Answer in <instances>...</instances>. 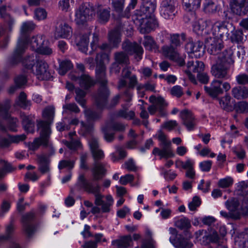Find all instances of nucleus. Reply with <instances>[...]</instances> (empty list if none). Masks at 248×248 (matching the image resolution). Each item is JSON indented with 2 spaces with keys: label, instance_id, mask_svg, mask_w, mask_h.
Instances as JSON below:
<instances>
[{
  "label": "nucleus",
  "instance_id": "a878e982",
  "mask_svg": "<svg viewBox=\"0 0 248 248\" xmlns=\"http://www.w3.org/2000/svg\"><path fill=\"white\" fill-rule=\"evenodd\" d=\"M170 242L176 248H191L192 244L182 235L178 234L175 237H170Z\"/></svg>",
  "mask_w": 248,
  "mask_h": 248
},
{
  "label": "nucleus",
  "instance_id": "09e8293b",
  "mask_svg": "<svg viewBox=\"0 0 248 248\" xmlns=\"http://www.w3.org/2000/svg\"><path fill=\"white\" fill-rule=\"evenodd\" d=\"M217 5L212 0H205L203 11L206 13L212 14L216 12Z\"/></svg>",
  "mask_w": 248,
  "mask_h": 248
},
{
  "label": "nucleus",
  "instance_id": "1a4fd4ad",
  "mask_svg": "<svg viewBox=\"0 0 248 248\" xmlns=\"http://www.w3.org/2000/svg\"><path fill=\"white\" fill-rule=\"evenodd\" d=\"M91 153L94 159L93 167L92 171L93 180L97 181L102 178L105 171L104 164L98 161L104 157V154L100 149L92 151Z\"/></svg>",
  "mask_w": 248,
  "mask_h": 248
},
{
  "label": "nucleus",
  "instance_id": "0eeeda50",
  "mask_svg": "<svg viewBox=\"0 0 248 248\" xmlns=\"http://www.w3.org/2000/svg\"><path fill=\"white\" fill-rule=\"evenodd\" d=\"M217 59L215 63L212 65L211 73L217 78L228 79L230 76L229 73V63L231 59L229 56L225 55L224 52L217 57L212 58Z\"/></svg>",
  "mask_w": 248,
  "mask_h": 248
},
{
  "label": "nucleus",
  "instance_id": "f8f14e48",
  "mask_svg": "<svg viewBox=\"0 0 248 248\" xmlns=\"http://www.w3.org/2000/svg\"><path fill=\"white\" fill-rule=\"evenodd\" d=\"M143 52L142 46L137 43L125 39V64L127 61L126 55H133L134 59L139 62L142 59Z\"/></svg>",
  "mask_w": 248,
  "mask_h": 248
},
{
  "label": "nucleus",
  "instance_id": "5fc2aeb1",
  "mask_svg": "<svg viewBox=\"0 0 248 248\" xmlns=\"http://www.w3.org/2000/svg\"><path fill=\"white\" fill-rule=\"evenodd\" d=\"M204 48L203 43L202 42L197 41V42H195L193 55H194L196 58L200 57L203 55Z\"/></svg>",
  "mask_w": 248,
  "mask_h": 248
},
{
  "label": "nucleus",
  "instance_id": "c756f323",
  "mask_svg": "<svg viewBox=\"0 0 248 248\" xmlns=\"http://www.w3.org/2000/svg\"><path fill=\"white\" fill-rule=\"evenodd\" d=\"M97 16L99 21L102 23H107L110 18V9L104 8L101 5L97 6Z\"/></svg>",
  "mask_w": 248,
  "mask_h": 248
},
{
  "label": "nucleus",
  "instance_id": "0e129e2a",
  "mask_svg": "<svg viewBox=\"0 0 248 248\" xmlns=\"http://www.w3.org/2000/svg\"><path fill=\"white\" fill-rule=\"evenodd\" d=\"M201 204V201L198 196H194L188 204V208L190 211H195Z\"/></svg>",
  "mask_w": 248,
  "mask_h": 248
},
{
  "label": "nucleus",
  "instance_id": "69168bd1",
  "mask_svg": "<svg viewBox=\"0 0 248 248\" xmlns=\"http://www.w3.org/2000/svg\"><path fill=\"white\" fill-rule=\"evenodd\" d=\"M47 13L43 8H37L34 11V17L38 20L45 19Z\"/></svg>",
  "mask_w": 248,
  "mask_h": 248
},
{
  "label": "nucleus",
  "instance_id": "39448f33",
  "mask_svg": "<svg viewBox=\"0 0 248 248\" xmlns=\"http://www.w3.org/2000/svg\"><path fill=\"white\" fill-rule=\"evenodd\" d=\"M11 56L12 55L8 58L7 63L10 66H14L15 64L11 65L8 62L9 59ZM21 60L22 64L27 71L36 75L37 78L39 80H48L51 78V74L48 70V64L44 61L39 59L36 54L27 55L23 60L21 56L20 60L18 63Z\"/></svg>",
  "mask_w": 248,
  "mask_h": 248
},
{
  "label": "nucleus",
  "instance_id": "6e6552de",
  "mask_svg": "<svg viewBox=\"0 0 248 248\" xmlns=\"http://www.w3.org/2000/svg\"><path fill=\"white\" fill-rule=\"evenodd\" d=\"M94 15L93 7L87 3H84L76 10L75 21L78 25H83L92 20Z\"/></svg>",
  "mask_w": 248,
  "mask_h": 248
},
{
  "label": "nucleus",
  "instance_id": "2f4dec72",
  "mask_svg": "<svg viewBox=\"0 0 248 248\" xmlns=\"http://www.w3.org/2000/svg\"><path fill=\"white\" fill-rule=\"evenodd\" d=\"M132 96L133 93L131 91H125V119L128 120L134 119L135 117V113L134 111L126 110V106H127V107H129L131 105L130 103L132 100Z\"/></svg>",
  "mask_w": 248,
  "mask_h": 248
},
{
  "label": "nucleus",
  "instance_id": "aec40b11",
  "mask_svg": "<svg viewBox=\"0 0 248 248\" xmlns=\"http://www.w3.org/2000/svg\"><path fill=\"white\" fill-rule=\"evenodd\" d=\"M35 217V213L33 211H31L23 215L22 217L23 230L29 236H31L35 231V227L32 224Z\"/></svg>",
  "mask_w": 248,
  "mask_h": 248
},
{
  "label": "nucleus",
  "instance_id": "6e6d98bb",
  "mask_svg": "<svg viewBox=\"0 0 248 248\" xmlns=\"http://www.w3.org/2000/svg\"><path fill=\"white\" fill-rule=\"evenodd\" d=\"M137 83L138 80L136 75H132L131 77L125 78V88L133 89Z\"/></svg>",
  "mask_w": 248,
  "mask_h": 248
},
{
  "label": "nucleus",
  "instance_id": "4be33fe9",
  "mask_svg": "<svg viewBox=\"0 0 248 248\" xmlns=\"http://www.w3.org/2000/svg\"><path fill=\"white\" fill-rule=\"evenodd\" d=\"M158 27L159 22L155 15L147 16L145 20V22L140 29V33L142 34L149 33L155 31Z\"/></svg>",
  "mask_w": 248,
  "mask_h": 248
},
{
  "label": "nucleus",
  "instance_id": "72a5a7b5",
  "mask_svg": "<svg viewBox=\"0 0 248 248\" xmlns=\"http://www.w3.org/2000/svg\"><path fill=\"white\" fill-rule=\"evenodd\" d=\"M187 67L189 72L199 74L204 70V65L202 62L196 61L194 62L193 60H191L187 62Z\"/></svg>",
  "mask_w": 248,
  "mask_h": 248
},
{
  "label": "nucleus",
  "instance_id": "20e7f679",
  "mask_svg": "<svg viewBox=\"0 0 248 248\" xmlns=\"http://www.w3.org/2000/svg\"><path fill=\"white\" fill-rule=\"evenodd\" d=\"M78 186L81 189L89 193L94 195V203L97 206L101 205V210L104 213L109 212L110 207L113 203V199L111 195L106 197V201L103 200V195L100 193V186L97 183H93L91 181L86 179L84 174H79L77 182Z\"/></svg>",
  "mask_w": 248,
  "mask_h": 248
},
{
  "label": "nucleus",
  "instance_id": "c85d7f7f",
  "mask_svg": "<svg viewBox=\"0 0 248 248\" xmlns=\"http://www.w3.org/2000/svg\"><path fill=\"white\" fill-rule=\"evenodd\" d=\"M45 43H47V41L45 40L44 36L37 35L31 38L28 37L27 46L29 45L31 49L36 52L41 46L45 44Z\"/></svg>",
  "mask_w": 248,
  "mask_h": 248
},
{
  "label": "nucleus",
  "instance_id": "bf43d9fd",
  "mask_svg": "<svg viewBox=\"0 0 248 248\" xmlns=\"http://www.w3.org/2000/svg\"><path fill=\"white\" fill-rule=\"evenodd\" d=\"M124 157V150L123 147L118 148L117 151L111 155V160L113 162L118 161Z\"/></svg>",
  "mask_w": 248,
  "mask_h": 248
},
{
  "label": "nucleus",
  "instance_id": "ea45409f",
  "mask_svg": "<svg viewBox=\"0 0 248 248\" xmlns=\"http://www.w3.org/2000/svg\"><path fill=\"white\" fill-rule=\"evenodd\" d=\"M15 105L19 106L23 109L29 108L31 105V102L27 99V95L24 92H21L18 98L16 101Z\"/></svg>",
  "mask_w": 248,
  "mask_h": 248
},
{
  "label": "nucleus",
  "instance_id": "7ed1b4c3",
  "mask_svg": "<svg viewBox=\"0 0 248 248\" xmlns=\"http://www.w3.org/2000/svg\"><path fill=\"white\" fill-rule=\"evenodd\" d=\"M232 29H235L232 23L219 21L213 22L210 20H200L193 26V30L198 35H211L222 41L225 37L226 40L229 39L228 32Z\"/></svg>",
  "mask_w": 248,
  "mask_h": 248
},
{
  "label": "nucleus",
  "instance_id": "4c0bfd02",
  "mask_svg": "<svg viewBox=\"0 0 248 248\" xmlns=\"http://www.w3.org/2000/svg\"><path fill=\"white\" fill-rule=\"evenodd\" d=\"M202 0H182L185 9L187 11H195L200 7Z\"/></svg>",
  "mask_w": 248,
  "mask_h": 248
},
{
  "label": "nucleus",
  "instance_id": "c9c22d12",
  "mask_svg": "<svg viewBox=\"0 0 248 248\" xmlns=\"http://www.w3.org/2000/svg\"><path fill=\"white\" fill-rule=\"evenodd\" d=\"M221 230L223 231L221 236H219L217 232L216 231H214L207 236L208 240L211 242L216 243L217 245L220 243L225 242V240L224 236L226 233V232L224 227H221L220 231Z\"/></svg>",
  "mask_w": 248,
  "mask_h": 248
},
{
  "label": "nucleus",
  "instance_id": "79ce46f5",
  "mask_svg": "<svg viewBox=\"0 0 248 248\" xmlns=\"http://www.w3.org/2000/svg\"><path fill=\"white\" fill-rule=\"evenodd\" d=\"M186 39V35L184 33L179 34L178 33L171 34L170 35V45H172L177 48L181 46L182 42Z\"/></svg>",
  "mask_w": 248,
  "mask_h": 248
},
{
  "label": "nucleus",
  "instance_id": "9d476101",
  "mask_svg": "<svg viewBox=\"0 0 248 248\" xmlns=\"http://www.w3.org/2000/svg\"><path fill=\"white\" fill-rule=\"evenodd\" d=\"M137 2V0H131L128 6L126 7L125 10V17L128 18L129 20H131L136 26H137L138 29L140 32L142 25L145 22V20L147 17L145 14L143 13V12L137 9L134 12V13L130 16H129L126 11H129L130 9H134Z\"/></svg>",
  "mask_w": 248,
  "mask_h": 248
},
{
  "label": "nucleus",
  "instance_id": "6ab92c4d",
  "mask_svg": "<svg viewBox=\"0 0 248 248\" xmlns=\"http://www.w3.org/2000/svg\"><path fill=\"white\" fill-rule=\"evenodd\" d=\"M230 5L232 12L237 15H245L248 12V0H231Z\"/></svg>",
  "mask_w": 248,
  "mask_h": 248
},
{
  "label": "nucleus",
  "instance_id": "f704fd0d",
  "mask_svg": "<svg viewBox=\"0 0 248 248\" xmlns=\"http://www.w3.org/2000/svg\"><path fill=\"white\" fill-rule=\"evenodd\" d=\"M143 45L146 50L149 51H156L158 46L153 38L150 35H145L143 37Z\"/></svg>",
  "mask_w": 248,
  "mask_h": 248
},
{
  "label": "nucleus",
  "instance_id": "cd10ccee",
  "mask_svg": "<svg viewBox=\"0 0 248 248\" xmlns=\"http://www.w3.org/2000/svg\"><path fill=\"white\" fill-rule=\"evenodd\" d=\"M156 8V1L153 0L142 1L141 4L139 9L147 16L154 15V13Z\"/></svg>",
  "mask_w": 248,
  "mask_h": 248
},
{
  "label": "nucleus",
  "instance_id": "393cba45",
  "mask_svg": "<svg viewBox=\"0 0 248 248\" xmlns=\"http://www.w3.org/2000/svg\"><path fill=\"white\" fill-rule=\"evenodd\" d=\"M89 35V33H80L76 36L75 44L78 49L83 53L87 51Z\"/></svg>",
  "mask_w": 248,
  "mask_h": 248
},
{
  "label": "nucleus",
  "instance_id": "774afa93",
  "mask_svg": "<svg viewBox=\"0 0 248 248\" xmlns=\"http://www.w3.org/2000/svg\"><path fill=\"white\" fill-rule=\"evenodd\" d=\"M236 81L238 84L247 85L248 84V75L245 73H242L238 75L235 77Z\"/></svg>",
  "mask_w": 248,
  "mask_h": 248
},
{
  "label": "nucleus",
  "instance_id": "dca6fc26",
  "mask_svg": "<svg viewBox=\"0 0 248 248\" xmlns=\"http://www.w3.org/2000/svg\"><path fill=\"white\" fill-rule=\"evenodd\" d=\"M204 47L207 48L208 52L211 55H216L220 54L219 51L223 46L221 40L213 37L211 35L205 38Z\"/></svg>",
  "mask_w": 248,
  "mask_h": 248
},
{
  "label": "nucleus",
  "instance_id": "2eb2a0df",
  "mask_svg": "<svg viewBox=\"0 0 248 248\" xmlns=\"http://www.w3.org/2000/svg\"><path fill=\"white\" fill-rule=\"evenodd\" d=\"M177 5L176 0H162L160 6L161 16L165 19H172Z\"/></svg>",
  "mask_w": 248,
  "mask_h": 248
},
{
  "label": "nucleus",
  "instance_id": "f3484780",
  "mask_svg": "<svg viewBox=\"0 0 248 248\" xmlns=\"http://www.w3.org/2000/svg\"><path fill=\"white\" fill-rule=\"evenodd\" d=\"M11 107L10 101L6 100L4 104H0V114L5 115L7 128L11 131H16L18 125V121L16 118L8 116V111Z\"/></svg>",
  "mask_w": 248,
  "mask_h": 248
},
{
  "label": "nucleus",
  "instance_id": "052dcab7",
  "mask_svg": "<svg viewBox=\"0 0 248 248\" xmlns=\"http://www.w3.org/2000/svg\"><path fill=\"white\" fill-rule=\"evenodd\" d=\"M63 113L66 112L67 111H71L74 113H78L80 109L75 103L66 104L63 106Z\"/></svg>",
  "mask_w": 248,
  "mask_h": 248
},
{
  "label": "nucleus",
  "instance_id": "a18cd8bd",
  "mask_svg": "<svg viewBox=\"0 0 248 248\" xmlns=\"http://www.w3.org/2000/svg\"><path fill=\"white\" fill-rule=\"evenodd\" d=\"M152 233L151 231L147 229L146 231V238L142 243L141 248H155V241L152 238Z\"/></svg>",
  "mask_w": 248,
  "mask_h": 248
},
{
  "label": "nucleus",
  "instance_id": "4d7b16f0",
  "mask_svg": "<svg viewBox=\"0 0 248 248\" xmlns=\"http://www.w3.org/2000/svg\"><path fill=\"white\" fill-rule=\"evenodd\" d=\"M46 43H45L44 45H42L36 52L43 55H51L53 52V49L49 46L46 45Z\"/></svg>",
  "mask_w": 248,
  "mask_h": 248
},
{
  "label": "nucleus",
  "instance_id": "9b49d317",
  "mask_svg": "<svg viewBox=\"0 0 248 248\" xmlns=\"http://www.w3.org/2000/svg\"><path fill=\"white\" fill-rule=\"evenodd\" d=\"M162 54L167 59L176 63L180 66L185 64V58L181 56L177 48L170 45H165L162 46Z\"/></svg>",
  "mask_w": 248,
  "mask_h": 248
},
{
  "label": "nucleus",
  "instance_id": "f257e3e1",
  "mask_svg": "<svg viewBox=\"0 0 248 248\" xmlns=\"http://www.w3.org/2000/svg\"><path fill=\"white\" fill-rule=\"evenodd\" d=\"M96 79L101 87L97 95L95 97V103L99 108H102L106 105L109 95V91L106 86L108 81L106 78V64L109 61V55L107 52H101L96 54L95 59Z\"/></svg>",
  "mask_w": 248,
  "mask_h": 248
},
{
  "label": "nucleus",
  "instance_id": "37998d69",
  "mask_svg": "<svg viewBox=\"0 0 248 248\" xmlns=\"http://www.w3.org/2000/svg\"><path fill=\"white\" fill-rule=\"evenodd\" d=\"M6 6L0 7V17L4 19L9 26V29L11 31L15 24V19L6 13Z\"/></svg>",
  "mask_w": 248,
  "mask_h": 248
},
{
  "label": "nucleus",
  "instance_id": "7c9ffc66",
  "mask_svg": "<svg viewBox=\"0 0 248 248\" xmlns=\"http://www.w3.org/2000/svg\"><path fill=\"white\" fill-rule=\"evenodd\" d=\"M232 95L238 100L244 99L248 97V88L237 86L232 90Z\"/></svg>",
  "mask_w": 248,
  "mask_h": 248
},
{
  "label": "nucleus",
  "instance_id": "423d86ee",
  "mask_svg": "<svg viewBox=\"0 0 248 248\" xmlns=\"http://www.w3.org/2000/svg\"><path fill=\"white\" fill-rule=\"evenodd\" d=\"M35 28V25L32 21H28L22 23L16 46L8 60L10 64H16L20 61L21 55L25 52L27 48L29 33L33 30Z\"/></svg>",
  "mask_w": 248,
  "mask_h": 248
},
{
  "label": "nucleus",
  "instance_id": "de8ad7c7",
  "mask_svg": "<svg viewBox=\"0 0 248 248\" xmlns=\"http://www.w3.org/2000/svg\"><path fill=\"white\" fill-rule=\"evenodd\" d=\"M175 225L178 228L184 231L187 230L191 227L190 220L186 217H183L176 220Z\"/></svg>",
  "mask_w": 248,
  "mask_h": 248
},
{
  "label": "nucleus",
  "instance_id": "b1692460",
  "mask_svg": "<svg viewBox=\"0 0 248 248\" xmlns=\"http://www.w3.org/2000/svg\"><path fill=\"white\" fill-rule=\"evenodd\" d=\"M72 35L71 27L65 23H61L56 28L54 37L56 39L70 38Z\"/></svg>",
  "mask_w": 248,
  "mask_h": 248
},
{
  "label": "nucleus",
  "instance_id": "13d9d810",
  "mask_svg": "<svg viewBox=\"0 0 248 248\" xmlns=\"http://www.w3.org/2000/svg\"><path fill=\"white\" fill-rule=\"evenodd\" d=\"M15 227L13 224H10L6 227L5 235L0 234V242L8 239L11 237L14 232Z\"/></svg>",
  "mask_w": 248,
  "mask_h": 248
},
{
  "label": "nucleus",
  "instance_id": "4468645a",
  "mask_svg": "<svg viewBox=\"0 0 248 248\" xmlns=\"http://www.w3.org/2000/svg\"><path fill=\"white\" fill-rule=\"evenodd\" d=\"M121 36L120 29L117 27L108 34L109 43H103L100 46H98V48L102 51L110 52L112 48L118 47L121 41Z\"/></svg>",
  "mask_w": 248,
  "mask_h": 248
},
{
  "label": "nucleus",
  "instance_id": "f03ea898",
  "mask_svg": "<svg viewBox=\"0 0 248 248\" xmlns=\"http://www.w3.org/2000/svg\"><path fill=\"white\" fill-rule=\"evenodd\" d=\"M55 115V108L53 106H48L43 111V117L46 121H39L37 126L39 131L40 136L35 138L32 142L28 144L29 149L32 151L36 150L40 146L44 147H51L50 140L51 134L50 124L53 123Z\"/></svg>",
  "mask_w": 248,
  "mask_h": 248
},
{
  "label": "nucleus",
  "instance_id": "603ef678",
  "mask_svg": "<svg viewBox=\"0 0 248 248\" xmlns=\"http://www.w3.org/2000/svg\"><path fill=\"white\" fill-rule=\"evenodd\" d=\"M112 5L114 11L119 15L122 14L124 7V0H111Z\"/></svg>",
  "mask_w": 248,
  "mask_h": 248
},
{
  "label": "nucleus",
  "instance_id": "49530a36",
  "mask_svg": "<svg viewBox=\"0 0 248 248\" xmlns=\"http://www.w3.org/2000/svg\"><path fill=\"white\" fill-rule=\"evenodd\" d=\"M76 101L83 108L86 107V100L85 97L86 93L80 88H77L75 90Z\"/></svg>",
  "mask_w": 248,
  "mask_h": 248
},
{
  "label": "nucleus",
  "instance_id": "338daca9",
  "mask_svg": "<svg viewBox=\"0 0 248 248\" xmlns=\"http://www.w3.org/2000/svg\"><path fill=\"white\" fill-rule=\"evenodd\" d=\"M211 182L208 181L205 183L203 179L201 180L200 184L198 186V189L202 190L203 193L208 192L210 190Z\"/></svg>",
  "mask_w": 248,
  "mask_h": 248
},
{
  "label": "nucleus",
  "instance_id": "bb28decb",
  "mask_svg": "<svg viewBox=\"0 0 248 248\" xmlns=\"http://www.w3.org/2000/svg\"><path fill=\"white\" fill-rule=\"evenodd\" d=\"M50 162V160L48 155L42 154L37 155L38 170L41 173H45L49 171Z\"/></svg>",
  "mask_w": 248,
  "mask_h": 248
},
{
  "label": "nucleus",
  "instance_id": "a19ab883",
  "mask_svg": "<svg viewBox=\"0 0 248 248\" xmlns=\"http://www.w3.org/2000/svg\"><path fill=\"white\" fill-rule=\"evenodd\" d=\"M219 104L221 107L227 111H231L234 108L232 101L229 95H226L221 98L219 100Z\"/></svg>",
  "mask_w": 248,
  "mask_h": 248
},
{
  "label": "nucleus",
  "instance_id": "5701e85b",
  "mask_svg": "<svg viewBox=\"0 0 248 248\" xmlns=\"http://www.w3.org/2000/svg\"><path fill=\"white\" fill-rule=\"evenodd\" d=\"M222 81L219 79H215L211 83L210 86H204V89L206 93L213 98H216L219 94L223 93L221 86Z\"/></svg>",
  "mask_w": 248,
  "mask_h": 248
},
{
  "label": "nucleus",
  "instance_id": "c03bdc74",
  "mask_svg": "<svg viewBox=\"0 0 248 248\" xmlns=\"http://www.w3.org/2000/svg\"><path fill=\"white\" fill-rule=\"evenodd\" d=\"M226 208L231 212H237L241 213V208L238 201L235 198H232L225 202Z\"/></svg>",
  "mask_w": 248,
  "mask_h": 248
},
{
  "label": "nucleus",
  "instance_id": "a211bd4d",
  "mask_svg": "<svg viewBox=\"0 0 248 248\" xmlns=\"http://www.w3.org/2000/svg\"><path fill=\"white\" fill-rule=\"evenodd\" d=\"M157 138L160 141L159 145L161 147V151L164 155L165 158H168L173 156V154L170 149L171 142L167 139V136L164 133L159 130L157 133Z\"/></svg>",
  "mask_w": 248,
  "mask_h": 248
},
{
  "label": "nucleus",
  "instance_id": "58836bf2",
  "mask_svg": "<svg viewBox=\"0 0 248 248\" xmlns=\"http://www.w3.org/2000/svg\"><path fill=\"white\" fill-rule=\"evenodd\" d=\"M23 126L27 132L33 133L34 131V123L29 116L22 114L21 115Z\"/></svg>",
  "mask_w": 248,
  "mask_h": 248
},
{
  "label": "nucleus",
  "instance_id": "412c9836",
  "mask_svg": "<svg viewBox=\"0 0 248 248\" xmlns=\"http://www.w3.org/2000/svg\"><path fill=\"white\" fill-rule=\"evenodd\" d=\"M180 117L182 120L183 124L186 127L188 131L194 130L197 121L191 112L187 110H183L180 113Z\"/></svg>",
  "mask_w": 248,
  "mask_h": 248
},
{
  "label": "nucleus",
  "instance_id": "ddd939ff",
  "mask_svg": "<svg viewBox=\"0 0 248 248\" xmlns=\"http://www.w3.org/2000/svg\"><path fill=\"white\" fill-rule=\"evenodd\" d=\"M149 100L153 103V105L150 106L148 108V110L151 115H154L156 111H158L161 116L163 117L166 115L164 108L167 107L168 104L163 97H155L152 95L150 97Z\"/></svg>",
  "mask_w": 248,
  "mask_h": 248
},
{
  "label": "nucleus",
  "instance_id": "e2e57ef3",
  "mask_svg": "<svg viewBox=\"0 0 248 248\" xmlns=\"http://www.w3.org/2000/svg\"><path fill=\"white\" fill-rule=\"evenodd\" d=\"M241 213L248 215V194L246 193L242 200Z\"/></svg>",
  "mask_w": 248,
  "mask_h": 248
},
{
  "label": "nucleus",
  "instance_id": "473e14b6",
  "mask_svg": "<svg viewBox=\"0 0 248 248\" xmlns=\"http://www.w3.org/2000/svg\"><path fill=\"white\" fill-rule=\"evenodd\" d=\"M78 84L81 88L88 90L94 85L95 81L88 75L83 74L79 77Z\"/></svg>",
  "mask_w": 248,
  "mask_h": 248
},
{
  "label": "nucleus",
  "instance_id": "3c124183",
  "mask_svg": "<svg viewBox=\"0 0 248 248\" xmlns=\"http://www.w3.org/2000/svg\"><path fill=\"white\" fill-rule=\"evenodd\" d=\"M72 67L73 64L71 61L69 60L63 61L60 64L59 73L61 75H64Z\"/></svg>",
  "mask_w": 248,
  "mask_h": 248
},
{
  "label": "nucleus",
  "instance_id": "680f3d73",
  "mask_svg": "<svg viewBox=\"0 0 248 248\" xmlns=\"http://www.w3.org/2000/svg\"><path fill=\"white\" fill-rule=\"evenodd\" d=\"M75 163L74 160H62L60 161L58 168L62 170L65 168H68L69 169H72L74 168Z\"/></svg>",
  "mask_w": 248,
  "mask_h": 248
},
{
  "label": "nucleus",
  "instance_id": "864d4df0",
  "mask_svg": "<svg viewBox=\"0 0 248 248\" xmlns=\"http://www.w3.org/2000/svg\"><path fill=\"white\" fill-rule=\"evenodd\" d=\"M233 183L232 178L230 176H227L224 178L220 179L217 183V185L219 187L224 188L231 186Z\"/></svg>",
  "mask_w": 248,
  "mask_h": 248
},
{
  "label": "nucleus",
  "instance_id": "e433bc0d",
  "mask_svg": "<svg viewBox=\"0 0 248 248\" xmlns=\"http://www.w3.org/2000/svg\"><path fill=\"white\" fill-rule=\"evenodd\" d=\"M232 35L229 38L232 42L237 44H241L246 39L247 36L244 37V34L242 30L232 29L231 31Z\"/></svg>",
  "mask_w": 248,
  "mask_h": 248
},
{
  "label": "nucleus",
  "instance_id": "8fccbe9b",
  "mask_svg": "<svg viewBox=\"0 0 248 248\" xmlns=\"http://www.w3.org/2000/svg\"><path fill=\"white\" fill-rule=\"evenodd\" d=\"M84 112L86 117L89 120L95 121L101 117L100 112H97L91 109L87 108H86Z\"/></svg>",
  "mask_w": 248,
  "mask_h": 248
}]
</instances>
